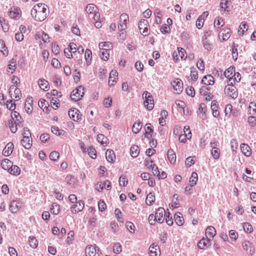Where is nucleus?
Listing matches in <instances>:
<instances>
[{
	"label": "nucleus",
	"mask_w": 256,
	"mask_h": 256,
	"mask_svg": "<svg viewBox=\"0 0 256 256\" xmlns=\"http://www.w3.org/2000/svg\"><path fill=\"white\" fill-rule=\"evenodd\" d=\"M49 12L47 5L39 3L34 6L31 10V15L35 20L42 22L47 18Z\"/></svg>",
	"instance_id": "nucleus-1"
},
{
	"label": "nucleus",
	"mask_w": 256,
	"mask_h": 256,
	"mask_svg": "<svg viewBox=\"0 0 256 256\" xmlns=\"http://www.w3.org/2000/svg\"><path fill=\"white\" fill-rule=\"evenodd\" d=\"M142 97L144 99V106L149 110H152L154 107V100L152 94L146 91L143 93Z\"/></svg>",
	"instance_id": "nucleus-2"
},
{
	"label": "nucleus",
	"mask_w": 256,
	"mask_h": 256,
	"mask_svg": "<svg viewBox=\"0 0 256 256\" xmlns=\"http://www.w3.org/2000/svg\"><path fill=\"white\" fill-rule=\"evenodd\" d=\"M84 88L80 86L73 90L70 94V98L72 100L77 102L80 100L84 94Z\"/></svg>",
	"instance_id": "nucleus-3"
},
{
	"label": "nucleus",
	"mask_w": 256,
	"mask_h": 256,
	"mask_svg": "<svg viewBox=\"0 0 256 256\" xmlns=\"http://www.w3.org/2000/svg\"><path fill=\"white\" fill-rule=\"evenodd\" d=\"M224 92L226 94L232 98H236L238 94L236 88L234 86H226Z\"/></svg>",
	"instance_id": "nucleus-4"
},
{
	"label": "nucleus",
	"mask_w": 256,
	"mask_h": 256,
	"mask_svg": "<svg viewBox=\"0 0 256 256\" xmlns=\"http://www.w3.org/2000/svg\"><path fill=\"white\" fill-rule=\"evenodd\" d=\"M128 20V16L126 14H122L120 18V22L118 24V28L120 31H122L126 28L127 22Z\"/></svg>",
	"instance_id": "nucleus-5"
},
{
	"label": "nucleus",
	"mask_w": 256,
	"mask_h": 256,
	"mask_svg": "<svg viewBox=\"0 0 256 256\" xmlns=\"http://www.w3.org/2000/svg\"><path fill=\"white\" fill-rule=\"evenodd\" d=\"M12 120L16 125L19 127L23 126L24 120H22L20 114L16 111H14L11 113Z\"/></svg>",
	"instance_id": "nucleus-6"
},
{
	"label": "nucleus",
	"mask_w": 256,
	"mask_h": 256,
	"mask_svg": "<svg viewBox=\"0 0 256 256\" xmlns=\"http://www.w3.org/2000/svg\"><path fill=\"white\" fill-rule=\"evenodd\" d=\"M172 85L175 90V93L180 94L183 90L182 82L179 78H176L173 80Z\"/></svg>",
	"instance_id": "nucleus-7"
},
{
	"label": "nucleus",
	"mask_w": 256,
	"mask_h": 256,
	"mask_svg": "<svg viewBox=\"0 0 256 256\" xmlns=\"http://www.w3.org/2000/svg\"><path fill=\"white\" fill-rule=\"evenodd\" d=\"M166 215V212L163 208H158L155 213L154 216L156 218V222L160 224L162 223L164 220V216Z\"/></svg>",
	"instance_id": "nucleus-8"
},
{
	"label": "nucleus",
	"mask_w": 256,
	"mask_h": 256,
	"mask_svg": "<svg viewBox=\"0 0 256 256\" xmlns=\"http://www.w3.org/2000/svg\"><path fill=\"white\" fill-rule=\"evenodd\" d=\"M68 114L73 120L78 122L81 119L82 115L80 114V111L76 108H72L69 110Z\"/></svg>",
	"instance_id": "nucleus-9"
},
{
	"label": "nucleus",
	"mask_w": 256,
	"mask_h": 256,
	"mask_svg": "<svg viewBox=\"0 0 256 256\" xmlns=\"http://www.w3.org/2000/svg\"><path fill=\"white\" fill-rule=\"evenodd\" d=\"M177 50L178 52L175 51L172 54L173 60L175 62H178V61L179 57L182 59L186 54V50L183 48H178Z\"/></svg>",
	"instance_id": "nucleus-10"
},
{
	"label": "nucleus",
	"mask_w": 256,
	"mask_h": 256,
	"mask_svg": "<svg viewBox=\"0 0 256 256\" xmlns=\"http://www.w3.org/2000/svg\"><path fill=\"white\" fill-rule=\"evenodd\" d=\"M242 246L248 254L252 256L254 254V248L249 241L244 240L242 243Z\"/></svg>",
	"instance_id": "nucleus-11"
},
{
	"label": "nucleus",
	"mask_w": 256,
	"mask_h": 256,
	"mask_svg": "<svg viewBox=\"0 0 256 256\" xmlns=\"http://www.w3.org/2000/svg\"><path fill=\"white\" fill-rule=\"evenodd\" d=\"M211 245L210 240L208 238H202L198 244V247L200 249H207Z\"/></svg>",
	"instance_id": "nucleus-12"
},
{
	"label": "nucleus",
	"mask_w": 256,
	"mask_h": 256,
	"mask_svg": "<svg viewBox=\"0 0 256 256\" xmlns=\"http://www.w3.org/2000/svg\"><path fill=\"white\" fill-rule=\"evenodd\" d=\"M21 13L20 8L13 7L10 9V16L12 18L18 20L21 16Z\"/></svg>",
	"instance_id": "nucleus-13"
},
{
	"label": "nucleus",
	"mask_w": 256,
	"mask_h": 256,
	"mask_svg": "<svg viewBox=\"0 0 256 256\" xmlns=\"http://www.w3.org/2000/svg\"><path fill=\"white\" fill-rule=\"evenodd\" d=\"M150 256H159L160 254V250L159 246L157 244H152L149 248Z\"/></svg>",
	"instance_id": "nucleus-14"
},
{
	"label": "nucleus",
	"mask_w": 256,
	"mask_h": 256,
	"mask_svg": "<svg viewBox=\"0 0 256 256\" xmlns=\"http://www.w3.org/2000/svg\"><path fill=\"white\" fill-rule=\"evenodd\" d=\"M216 230L214 227L212 226H208L206 230V238L210 240L212 239L216 234Z\"/></svg>",
	"instance_id": "nucleus-15"
},
{
	"label": "nucleus",
	"mask_w": 256,
	"mask_h": 256,
	"mask_svg": "<svg viewBox=\"0 0 256 256\" xmlns=\"http://www.w3.org/2000/svg\"><path fill=\"white\" fill-rule=\"evenodd\" d=\"M96 248H98V250H99V248L92 245L88 246L85 250V252L87 256H94L96 253Z\"/></svg>",
	"instance_id": "nucleus-16"
},
{
	"label": "nucleus",
	"mask_w": 256,
	"mask_h": 256,
	"mask_svg": "<svg viewBox=\"0 0 256 256\" xmlns=\"http://www.w3.org/2000/svg\"><path fill=\"white\" fill-rule=\"evenodd\" d=\"M84 207V202L82 200H79L76 204L72 206V212L76 214L82 210Z\"/></svg>",
	"instance_id": "nucleus-17"
},
{
	"label": "nucleus",
	"mask_w": 256,
	"mask_h": 256,
	"mask_svg": "<svg viewBox=\"0 0 256 256\" xmlns=\"http://www.w3.org/2000/svg\"><path fill=\"white\" fill-rule=\"evenodd\" d=\"M13 149L14 144L11 142H8L3 150L2 154L5 156H9L12 153Z\"/></svg>",
	"instance_id": "nucleus-18"
},
{
	"label": "nucleus",
	"mask_w": 256,
	"mask_h": 256,
	"mask_svg": "<svg viewBox=\"0 0 256 256\" xmlns=\"http://www.w3.org/2000/svg\"><path fill=\"white\" fill-rule=\"evenodd\" d=\"M21 207V204L16 200L12 201L10 205V210L12 212H17Z\"/></svg>",
	"instance_id": "nucleus-19"
},
{
	"label": "nucleus",
	"mask_w": 256,
	"mask_h": 256,
	"mask_svg": "<svg viewBox=\"0 0 256 256\" xmlns=\"http://www.w3.org/2000/svg\"><path fill=\"white\" fill-rule=\"evenodd\" d=\"M202 82L206 85H213L214 83V78L210 74L205 76L202 78Z\"/></svg>",
	"instance_id": "nucleus-20"
},
{
	"label": "nucleus",
	"mask_w": 256,
	"mask_h": 256,
	"mask_svg": "<svg viewBox=\"0 0 256 256\" xmlns=\"http://www.w3.org/2000/svg\"><path fill=\"white\" fill-rule=\"evenodd\" d=\"M106 158L108 162L113 163L116 160V156L112 150H108L106 152Z\"/></svg>",
	"instance_id": "nucleus-21"
},
{
	"label": "nucleus",
	"mask_w": 256,
	"mask_h": 256,
	"mask_svg": "<svg viewBox=\"0 0 256 256\" xmlns=\"http://www.w3.org/2000/svg\"><path fill=\"white\" fill-rule=\"evenodd\" d=\"M21 143L26 148H30L32 145V138L30 137H23Z\"/></svg>",
	"instance_id": "nucleus-22"
},
{
	"label": "nucleus",
	"mask_w": 256,
	"mask_h": 256,
	"mask_svg": "<svg viewBox=\"0 0 256 256\" xmlns=\"http://www.w3.org/2000/svg\"><path fill=\"white\" fill-rule=\"evenodd\" d=\"M176 223L180 226H182L184 223V218L180 212H177L174 216Z\"/></svg>",
	"instance_id": "nucleus-23"
},
{
	"label": "nucleus",
	"mask_w": 256,
	"mask_h": 256,
	"mask_svg": "<svg viewBox=\"0 0 256 256\" xmlns=\"http://www.w3.org/2000/svg\"><path fill=\"white\" fill-rule=\"evenodd\" d=\"M99 48L100 50H108L112 48V44L110 42H101L99 44Z\"/></svg>",
	"instance_id": "nucleus-24"
},
{
	"label": "nucleus",
	"mask_w": 256,
	"mask_h": 256,
	"mask_svg": "<svg viewBox=\"0 0 256 256\" xmlns=\"http://www.w3.org/2000/svg\"><path fill=\"white\" fill-rule=\"evenodd\" d=\"M38 85L40 88L44 91H46L48 90V82L44 78H40L38 80Z\"/></svg>",
	"instance_id": "nucleus-25"
},
{
	"label": "nucleus",
	"mask_w": 256,
	"mask_h": 256,
	"mask_svg": "<svg viewBox=\"0 0 256 256\" xmlns=\"http://www.w3.org/2000/svg\"><path fill=\"white\" fill-rule=\"evenodd\" d=\"M12 164L10 160L6 158L2 161L0 164L2 168L5 170H7L8 172L12 166Z\"/></svg>",
	"instance_id": "nucleus-26"
},
{
	"label": "nucleus",
	"mask_w": 256,
	"mask_h": 256,
	"mask_svg": "<svg viewBox=\"0 0 256 256\" xmlns=\"http://www.w3.org/2000/svg\"><path fill=\"white\" fill-rule=\"evenodd\" d=\"M168 158L171 164H174L176 161V155L174 151L169 150L167 152Z\"/></svg>",
	"instance_id": "nucleus-27"
},
{
	"label": "nucleus",
	"mask_w": 256,
	"mask_h": 256,
	"mask_svg": "<svg viewBox=\"0 0 256 256\" xmlns=\"http://www.w3.org/2000/svg\"><path fill=\"white\" fill-rule=\"evenodd\" d=\"M32 97L28 98L25 103L24 108L28 114H30L32 112Z\"/></svg>",
	"instance_id": "nucleus-28"
},
{
	"label": "nucleus",
	"mask_w": 256,
	"mask_h": 256,
	"mask_svg": "<svg viewBox=\"0 0 256 256\" xmlns=\"http://www.w3.org/2000/svg\"><path fill=\"white\" fill-rule=\"evenodd\" d=\"M38 106H39L44 111V109H46L45 112H48L49 109V104L48 102L45 100H40L38 102Z\"/></svg>",
	"instance_id": "nucleus-29"
},
{
	"label": "nucleus",
	"mask_w": 256,
	"mask_h": 256,
	"mask_svg": "<svg viewBox=\"0 0 256 256\" xmlns=\"http://www.w3.org/2000/svg\"><path fill=\"white\" fill-rule=\"evenodd\" d=\"M12 90H14L12 98L15 100H18L22 96L21 91L16 86H12Z\"/></svg>",
	"instance_id": "nucleus-30"
},
{
	"label": "nucleus",
	"mask_w": 256,
	"mask_h": 256,
	"mask_svg": "<svg viewBox=\"0 0 256 256\" xmlns=\"http://www.w3.org/2000/svg\"><path fill=\"white\" fill-rule=\"evenodd\" d=\"M97 140L104 146H106L108 144V138L102 134H98Z\"/></svg>",
	"instance_id": "nucleus-31"
},
{
	"label": "nucleus",
	"mask_w": 256,
	"mask_h": 256,
	"mask_svg": "<svg viewBox=\"0 0 256 256\" xmlns=\"http://www.w3.org/2000/svg\"><path fill=\"white\" fill-rule=\"evenodd\" d=\"M8 172L16 176L20 174V169L18 166L12 164Z\"/></svg>",
	"instance_id": "nucleus-32"
},
{
	"label": "nucleus",
	"mask_w": 256,
	"mask_h": 256,
	"mask_svg": "<svg viewBox=\"0 0 256 256\" xmlns=\"http://www.w3.org/2000/svg\"><path fill=\"white\" fill-rule=\"evenodd\" d=\"M240 150L246 156H250L251 154V151L248 146L245 144L240 145Z\"/></svg>",
	"instance_id": "nucleus-33"
},
{
	"label": "nucleus",
	"mask_w": 256,
	"mask_h": 256,
	"mask_svg": "<svg viewBox=\"0 0 256 256\" xmlns=\"http://www.w3.org/2000/svg\"><path fill=\"white\" fill-rule=\"evenodd\" d=\"M198 177L196 172H192L190 178V186H195L198 182Z\"/></svg>",
	"instance_id": "nucleus-34"
},
{
	"label": "nucleus",
	"mask_w": 256,
	"mask_h": 256,
	"mask_svg": "<svg viewBox=\"0 0 256 256\" xmlns=\"http://www.w3.org/2000/svg\"><path fill=\"white\" fill-rule=\"evenodd\" d=\"M139 148L136 145H133L131 146L130 150V152L133 158H136L139 154Z\"/></svg>",
	"instance_id": "nucleus-35"
},
{
	"label": "nucleus",
	"mask_w": 256,
	"mask_h": 256,
	"mask_svg": "<svg viewBox=\"0 0 256 256\" xmlns=\"http://www.w3.org/2000/svg\"><path fill=\"white\" fill-rule=\"evenodd\" d=\"M248 24L245 22H242L239 26L238 32L239 34L243 35L245 32L248 30Z\"/></svg>",
	"instance_id": "nucleus-36"
},
{
	"label": "nucleus",
	"mask_w": 256,
	"mask_h": 256,
	"mask_svg": "<svg viewBox=\"0 0 256 256\" xmlns=\"http://www.w3.org/2000/svg\"><path fill=\"white\" fill-rule=\"evenodd\" d=\"M97 7L94 4H88L86 8V11L89 14H93L96 12Z\"/></svg>",
	"instance_id": "nucleus-37"
},
{
	"label": "nucleus",
	"mask_w": 256,
	"mask_h": 256,
	"mask_svg": "<svg viewBox=\"0 0 256 256\" xmlns=\"http://www.w3.org/2000/svg\"><path fill=\"white\" fill-rule=\"evenodd\" d=\"M154 200L155 196L154 194L150 192L148 194L146 200V202L148 205H152Z\"/></svg>",
	"instance_id": "nucleus-38"
},
{
	"label": "nucleus",
	"mask_w": 256,
	"mask_h": 256,
	"mask_svg": "<svg viewBox=\"0 0 256 256\" xmlns=\"http://www.w3.org/2000/svg\"><path fill=\"white\" fill-rule=\"evenodd\" d=\"M142 127V123L138 121L135 122L132 127V132L134 134H138L141 130Z\"/></svg>",
	"instance_id": "nucleus-39"
},
{
	"label": "nucleus",
	"mask_w": 256,
	"mask_h": 256,
	"mask_svg": "<svg viewBox=\"0 0 256 256\" xmlns=\"http://www.w3.org/2000/svg\"><path fill=\"white\" fill-rule=\"evenodd\" d=\"M230 30L228 28L223 29L220 32L223 37V40H227L230 36Z\"/></svg>",
	"instance_id": "nucleus-40"
},
{
	"label": "nucleus",
	"mask_w": 256,
	"mask_h": 256,
	"mask_svg": "<svg viewBox=\"0 0 256 256\" xmlns=\"http://www.w3.org/2000/svg\"><path fill=\"white\" fill-rule=\"evenodd\" d=\"M172 204H171L170 208H177L179 206L178 196L177 194H174L172 198Z\"/></svg>",
	"instance_id": "nucleus-41"
},
{
	"label": "nucleus",
	"mask_w": 256,
	"mask_h": 256,
	"mask_svg": "<svg viewBox=\"0 0 256 256\" xmlns=\"http://www.w3.org/2000/svg\"><path fill=\"white\" fill-rule=\"evenodd\" d=\"M60 210V206L56 203H53L50 208V212L54 214H58Z\"/></svg>",
	"instance_id": "nucleus-42"
},
{
	"label": "nucleus",
	"mask_w": 256,
	"mask_h": 256,
	"mask_svg": "<svg viewBox=\"0 0 256 256\" xmlns=\"http://www.w3.org/2000/svg\"><path fill=\"white\" fill-rule=\"evenodd\" d=\"M29 244L30 247L35 248L38 246V242L34 236H30L28 238Z\"/></svg>",
	"instance_id": "nucleus-43"
},
{
	"label": "nucleus",
	"mask_w": 256,
	"mask_h": 256,
	"mask_svg": "<svg viewBox=\"0 0 256 256\" xmlns=\"http://www.w3.org/2000/svg\"><path fill=\"white\" fill-rule=\"evenodd\" d=\"M8 72L12 74L16 70V61L14 59L12 58L10 60V64L8 65Z\"/></svg>",
	"instance_id": "nucleus-44"
},
{
	"label": "nucleus",
	"mask_w": 256,
	"mask_h": 256,
	"mask_svg": "<svg viewBox=\"0 0 256 256\" xmlns=\"http://www.w3.org/2000/svg\"><path fill=\"white\" fill-rule=\"evenodd\" d=\"M224 24V20L222 18L218 17L217 19H216L214 21V26L216 28H220Z\"/></svg>",
	"instance_id": "nucleus-45"
},
{
	"label": "nucleus",
	"mask_w": 256,
	"mask_h": 256,
	"mask_svg": "<svg viewBox=\"0 0 256 256\" xmlns=\"http://www.w3.org/2000/svg\"><path fill=\"white\" fill-rule=\"evenodd\" d=\"M51 130L53 134L57 136L64 135V132L62 130H60L58 127L55 126L52 127Z\"/></svg>",
	"instance_id": "nucleus-46"
},
{
	"label": "nucleus",
	"mask_w": 256,
	"mask_h": 256,
	"mask_svg": "<svg viewBox=\"0 0 256 256\" xmlns=\"http://www.w3.org/2000/svg\"><path fill=\"white\" fill-rule=\"evenodd\" d=\"M0 23L2 28V29L4 32L8 31V24L6 22L4 18L2 17H0Z\"/></svg>",
	"instance_id": "nucleus-47"
},
{
	"label": "nucleus",
	"mask_w": 256,
	"mask_h": 256,
	"mask_svg": "<svg viewBox=\"0 0 256 256\" xmlns=\"http://www.w3.org/2000/svg\"><path fill=\"white\" fill-rule=\"evenodd\" d=\"M113 251L115 254H120L122 251V245L119 242H116L113 246Z\"/></svg>",
	"instance_id": "nucleus-48"
},
{
	"label": "nucleus",
	"mask_w": 256,
	"mask_h": 256,
	"mask_svg": "<svg viewBox=\"0 0 256 256\" xmlns=\"http://www.w3.org/2000/svg\"><path fill=\"white\" fill-rule=\"evenodd\" d=\"M235 72V68L234 66H230L224 72V76L227 78L234 76L233 74Z\"/></svg>",
	"instance_id": "nucleus-49"
},
{
	"label": "nucleus",
	"mask_w": 256,
	"mask_h": 256,
	"mask_svg": "<svg viewBox=\"0 0 256 256\" xmlns=\"http://www.w3.org/2000/svg\"><path fill=\"white\" fill-rule=\"evenodd\" d=\"M154 14L156 16V22L157 24H160L162 22L161 17L162 16V13L160 10L156 9L154 12Z\"/></svg>",
	"instance_id": "nucleus-50"
},
{
	"label": "nucleus",
	"mask_w": 256,
	"mask_h": 256,
	"mask_svg": "<svg viewBox=\"0 0 256 256\" xmlns=\"http://www.w3.org/2000/svg\"><path fill=\"white\" fill-rule=\"evenodd\" d=\"M147 26H149L148 20H141L138 23V28L140 32H142L143 28Z\"/></svg>",
	"instance_id": "nucleus-51"
},
{
	"label": "nucleus",
	"mask_w": 256,
	"mask_h": 256,
	"mask_svg": "<svg viewBox=\"0 0 256 256\" xmlns=\"http://www.w3.org/2000/svg\"><path fill=\"white\" fill-rule=\"evenodd\" d=\"M8 124L10 131L12 133L16 132L17 130V126H18L16 125V124H14V122L12 120L8 121Z\"/></svg>",
	"instance_id": "nucleus-52"
},
{
	"label": "nucleus",
	"mask_w": 256,
	"mask_h": 256,
	"mask_svg": "<svg viewBox=\"0 0 256 256\" xmlns=\"http://www.w3.org/2000/svg\"><path fill=\"white\" fill-rule=\"evenodd\" d=\"M60 154L58 152H52L50 154V158L52 161H56L59 158Z\"/></svg>",
	"instance_id": "nucleus-53"
},
{
	"label": "nucleus",
	"mask_w": 256,
	"mask_h": 256,
	"mask_svg": "<svg viewBox=\"0 0 256 256\" xmlns=\"http://www.w3.org/2000/svg\"><path fill=\"white\" fill-rule=\"evenodd\" d=\"M88 153L92 158H96V150L93 146H90L88 148Z\"/></svg>",
	"instance_id": "nucleus-54"
},
{
	"label": "nucleus",
	"mask_w": 256,
	"mask_h": 256,
	"mask_svg": "<svg viewBox=\"0 0 256 256\" xmlns=\"http://www.w3.org/2000/svg\"><path fill=\"white\" fill-rule=\"evenodd\" d=\"M100 56L101 58L104 60H107L109 58V54L108 52V50H100Z\"/></svg>",
	"instance_id": "nucleus-55"
},
{
	"label": "nucleus",
	"mask_w": 256,
	"mask_h": 256,
	"mask_svg": "<svg viewBox=\"0 0 256 256\" xmlns=\"http://www.w3.org/2000/svg\"><path fill=\"white\" fill-rule=\"evenodd\" d=\"M211 154L214 159H218L220 156V150L219 148L212 149Z\"/></svg>",
	"instance_id": "nucleus-56"
},
{
	"label": "nucleus",
	"mask_w": 256,
	"mask_h": 256,
	"mask_svg": "<svg viewBox=\"0 0 256 256\" xmlns=\"http://www.w3.org/2000/svg\"><path fill=\"white\" fill-rule=\"evenodd\" d=\"M92 58V52L89 49H86L85 51V58L87 62H91Z\"/></svg>",
	"instance_id": "nucleus-57"
},
{
	"label": "nucleus",
	"mask_w": 256,
	"mask_h": 256,
	"mask_svg": "<svg viewBox=\"0 0 256 256\" xmlns=\"http://www.w3.org/2000/svg\"><path fill=\"white\" fill-rule=\"evenodd\" d=\"M58 100L57 98H52L50 100V105L54 109H56L59 107Z\"/></svg>",
	"instance_id": "nucleus-58"
},
{
	"label": "nucleus",
	"mask_w": 256,
	"mask_h": 256,
	"mask_svg": "<svg viewBox=\"0 0 256 256\" xmlns=\"http://www.w3.org/2000/svg\"><path fill=\"white\" fill-rule=\"evenodd\" d=\"M194 156L193 158L189 156L186 158L185 164L188 167H190L194 164L195 160L194 159Z\"/></svg>",
	"instance_id": "nucleus-59"
},
{
	"label": "nucleus",
	"mask_w": 256,
	"mask_h": 256,
	"mask_svg": "<svg viewBox=\"0 0 256 256\" xmlns=\"http://www.w3.org/2000/svg\"><path fill=\"white\" fill-rule=\"evenodd\" d=\"M243 228L244 231L247 233H250L252 231V226L249 223H244Z\"/></svg>",
	"instance_id": "nucleus-60"
},
{
	"label": "nucleus",
	"mask_w": 256,
	"mask_h": 256,
	"mask_svg": "<svg viewBox=\"0 0 256 256\" xmlns=\"http://www.w3.org/2000/svg\"><path fill=\"white\" fill-rule=\"evenodd\" d=\"M203 46L205 50L210 51L212 48V46L206 38L203 40Z\"/></svg>",
	"instance_id": "nucleus-61"
},
{
	"label": "nucleus",
	"mask_w": 256,
	"mask_h": 256,
	"mask_svg": "<svg viewBox=\"0 0 256 256\" xmlns=\"http://www.w3.org/2000/svg\"><path fill=\"white\" fill-rule=\"evenodd\" d=\"M114 214L116 217V218L120 222H124V219L122 217L120 216V214H121L122 212L118 208H116L114 210Z\"/></svg>",
	"instance_id": "nucleus-62"
},
{
	"label": "nucleus",
	"mask_w": 256,
	"mask_h": 256,
	"mask_svg": "<svg viewBox=\"0 0 256 256\" xmlns=\"http://www.w3.org/2000/svg\"><path fill=\"white\" fill-rule=\"evenodd\" d=\"M228 2V0H222L220 3V8L227 12L228 11V7L227 6Z\"/></svg>",
	"instance_id": "nucleus-63"
},
{
	"label": "nucleus",
	"mask_w": 256,
	"mask_h": 256,
	"mask_svg": "<svg viewBox=\"0 0 256 256\" xmlns=\"http://www.w3.org/2000/svg\"><path fill=\"white\" fill-rule=\"evenodd\" d=\"M160 30L163 34H166L170 32V28L167 24H164L160 28Z\"/></svg>",
	"instance_id": "nucleus-64"
}]
</instances>
